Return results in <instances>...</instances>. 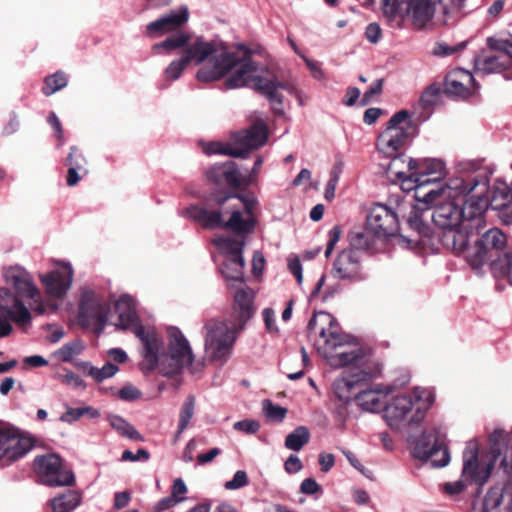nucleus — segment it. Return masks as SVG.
<instances>
[{
    "mask_svg": "<svg viewBox=\"0 0 512 512\" xmlns=\"http://www.w3.org/2000/svg\"><path fill=\"white\" fill-rule=\"evenodd\" d=\"M215 52L216 47L213 42H206L202 38H198L194 43L187 45L182 55L187 58L189 64L195 62L198 65Z\"/></svg>",
    "mask_w": 512,
    "mask_h": 512,
    "instance_id": "f704fd0d",
    "label": "nucleus"
},
{
    "mask_svg": "<svg viewBox=\"0 0 512 512\" xmlns=\"http://www.w3.org/2000/svg\"><path fill=\"white\" fill-rule=\"evenodd\" d=\"M222 234L216 235L211 242L216 249L225 256L221 265V273L228 282V285L244 284V258L243 247L247 238L253 231L254 226H224Z\"/></svg>",
    "mask_w": 512,
    "mask_h": 512,
    "instance_id": "1a4fd4ad",
    "label": "nucleus"
},
{
    "mask_svg": "<svg viewBox=\"0 0 512 512\" xmlns=\"http://www.w3.org/2000/svg\"><path fill=\"white\" fill-rule=\"evenodd\" d=\"M383 15L389 21L403 20L412 12L416 25L423 27L429 22L436 10L432 0H381Z\"/></svg>",
    "mask_w": 512,
    "mask_h": 512,
    "instance_id": "4468645a",
    "label": "nucleus"
},
{
    "mask_svg": "<svg viewBox=\"0 0 512 512\" xmlns=\"http://www.w3.org/2000/svg\"><path fill=\"white\" fill-rule=\"evenodd\" d=\"M191 40V36L188 33L183 31H175L172 35L167 37L164 41L155 43L152 46V52L154 54L160 53L161 50H165L166 52H170L176 49H186L187 45Z\"/></svg>",
    "mask_w": 512,
    "mask_h": 512,
    "instance_id": "4c0bfd02",
    "label": "nucleus"
},
{
    "mask_svg": "<svg viewBox=\"0 0 512 512\" xmlns=\"http://www.w3.org/2000/svg\"><path fill=\"white\" fill-rule=\"evenodd\" d=\"M383 82V79H378L369 87L368 90L365 91L363 97L360 100V106L368 105L374 96L380 95L382 93Z\"/></svg>",
    "mask_w": 512,
    "mask_h": 512,
    "instance_id": "4d7b16f0",
    "label": "nucleus"
},
{
    "mask_svg": "<svg viewBox=\"0 0 512 512\" xmlns=\"http://www.w3.org/2000/svg\"><path fill=\"white\" fill-rule=\"evenodd\" d=\"M410 124L407 110L395 113L387 122L386 129L379 135L377 149L386 156L398 152L408 138L406 127Z\"/></svg>",
    "mask_w": 512,
    "mask_h": 512,
    "instance_id": "dca6fc26",
    "label": "nucleus"
},
{
    "mask_svg": "<svg viewBox=\"0 0 512 512\" xmlns=\"http://www.w3.org/2000/svg\"><path fill=\"white\" fill-rule=\"evenodd\" d=\"M428 217L432 224H459L457 219L458 204L454 201H446L437 204L434 208L427 207L424 209L411 206L407 224H428Z\"/></svg>",
    "mask_w": 512,
    "mask_h": 512,
    "instance_id": "412c9836",
    "label": "nucleus"
},
{
    "mask_svg": "<svg viewBox=\"0 0 512 512\" xmlns=\"http://www.w3.org/2000/svg\"><path fill=\"white\" fill-rule=\"evenodd\" d=\"M320 490V485L313 478H306L302 481L300 491L307 495H313Z\"/></svg>",
    "mask_w": 512,
    "mask_h": 512,
    "instance_id": "774afa93",
    "label": "nucleus"
},
{
    "mask_svg": "<svg viewBox=\"0 0 512 512\" xmlns=\"http://www.w3.org/2000/svg\"><path fill=\"white\" fill-rule=\"evenodd\" d=\"M135 336L140 341V367L144 372L158 370L171 377L194 361L190 343L178 327H167L166 340L153 327L138 328Z\"/></svg>",
    "mask_w": 512,
    "mask_h": 512,
    "instance_id": "7ed1b4c3",
    "label": "nucleus"
},
{
    "mask_svg": "<svg viewBox=\"0 0 512 512\" xmlns=\"http://www.w3.org/2000/svg\"><path fill=\"white\" fill-rule=\"evenodd\" d=\"M242 182H244L245 184L247 181L246 179H243L241 177V174L238 171L236 164L232 161L227 162L224 183L227 184L229 187L239 188L242 185Z\"/></svg>",
    "mask_w": 512,
    "mask_h": 512,
    "instance_id": "09e8293b",
    "label": "nucleus"
},
{
    "mask_svg": "<svg viewBox=\"0 0 512 512\" xmlns=\"http://www.w3.org/2000/svg\"><path fill=\"white\" fill-rule=\"evenodd\" d=\"M109 423L113 429H115L120 435L134 440V441H142L143 437L141 434L128 423L124 418L118 415H110L108 417Z\"/></svg>",
    "mask_w": 512,
    "mask_h": 512,
    "instance_id": "ea45409f",
    "label": "nucleus"
},
{
    "mask_svg": "<svg viewBox=\"0 0 512 512\" xmlns=\"http://www.w3.org/2000/svg\"><path fill=\"white\" fill-rule=\"evenodd\" d=\"M493 172V168L483 166L475 169L473 174L466 177L450 178L445 186L430 189L423 193V202L426 204L433 203L440 196L454 200L461 195H469L478 190L481 194H486L489 191V180Z\"/></svg>",
    "mask_w": 512,
    "mask_h": 512,
    "instance_id": "9d476101",
    "label": "nucleus"
},
{
    "mask_svg": "<svg viewBox=\"0 0 512 512\" xmlns=\"http://www.w3.org/2000/svg\"><path fill=\"white\" fill-rule=\"evenodd\" d=\"M478 88V83L469 71L455 68L446 74L443 92L447 96L465 100L474 95Z\"/></svg>",
    "mask_w": 512,
    "mask_h": 512,
    "instance_id": "a878e982",
    "label": "nucleus"
},
{
    "mask_svg": "<svg viewBox=\"0 0 512 512\" xmlns=\"http://www.w3.org/2000/svg\"><path fill=\"white\" fill-rule=\"evenodd\" d=\"M491 269L497 276L505 277L512 285V253H505L492 261Z\"/></svg>",
    "mask_w": 512,
    "mask_h": 512,
    "instance_id": "a18cd8bd",
    "label": "nucleus"
},
{
    "mask_svg": "<svg viewBox=\"0 0 512 512\" xmlns=\"http://www.w3.org/2000/svg\"><path fill=\"white\" fill-rule=\"evenodd\" d=\"M310 432L305 426H298L286 436L285 447L289 450L299 451L309 442Z\"/></svg>",
    "mask_w": 512,
    "mask_h": 512,
    "instance_id": "a19ab883",
    "label": "nucleus"
},
{
    "mask_svg": "<svg viewBox=\"0 0 512 512\" xmlns=\"http://www.w3.org/2000/svg\"><path fill=\"white\" fill-rule=\"evenodd\" d=\"M488 199L476 191V194L467 199L461 206L458 205V223L462 224L464 221H481V217L488 209Z\"/></svg>",
    "mask_w": 512,
    "mask_h": 512,
    "instance_id": "473e14b6",
    "label": "nucleus"
},
{
    "mask_svg": "<svg viewBox=\"0 0 512 512\" xmlns=\"http://www.w3.org/2000/svg\"><path fill=\"white\" fill-rule=\"evenodd\" d=\"M35 468L41 482L47 486H69L75 482L74 473L63 465L62 458L57 454L36 457Z\"/></svg>",
    "mask_w": 512,
    "mask_h": 512,
    "instance_id": "a211bd4d",
    "label": "nucleus"
},
{
    "mask_svg": "<svg viewBox=\"0 0 512 512\" xmlns=\"http://www.w3.org/2000/svg\"><path fill=\"white\" fill-rule=\"evenodd\" d=\"M284 468L288 474H295L302 470L303 465L297 455L291 454L285 461Z\"/></svg>",
    "mask_w": 512,
    "mask_h": 512,
    "instance_id": "e2e57ef3",
    "label": "nucleus"
},
{
    "mask_svg": "<svg viewBox=\"0 0 512 512\" xmlns=\"http://www.w3.org/2000/svg\"><path fill=\"white\" fill-rule=\"evenodd\" d=\"M408 170H420V172H413L407 182L413 184L408 189H414L416 198L423 201V187L436 182L444 176L445 164L439 159L415 160L409 158Z\"/></svg>",
    "mask_w": 512,
    "mask_h": 512,
    "instance_id": "6ab92c4d",
    "label": "nucleus"
},
{
    "mask_svg": "<svg viewBox=\"0 0 512 512\" xmlns=\"http://www.w3.org/2000/svg\"><path fill=\"white\" fill-rule=\"evenodd\" d=\"M403 208L398 206L396 209H392L389 206L382 203H374L366 214V224H399L400 214Z\"/></svg>",
    "mask_w": 512,
    "mask_h": 512,
    "instance_id": "72a5a7b5",
    "label": "nucleus"
},
{
    "mask_svg": "<svg viewBox=\"0 0 512 512\" xmlns=\"http://www.w3.org/2000/svg\"><path fill=\"white\" fill-rule=\"evenodd\" d=\"M115 311L118 315L117 329H129L136 335L138 328H145L140 323L137 312V302L130 295H122L115 304Z\"/></svg>",
    "mask_w": 512,
    "mask_h": 512,
    "instance_id": "c85d7f7f",
    "label": "nucleus"
},
{
    "mask_svg": "<svg viewBox=\"0 0 512 512\" xmlns=\"http://www.w3.org/2000/svg\"><path fill=\"white\" fill-rule=\"evenodd\" d=\"M414 456L420 460H429L435 468L445 467L450 462V453L443 440L427 432L416 442Z\"/></svg>",
    "mask_w": 512,
    "mask_h": 512,
    "instance_id": "5701e85b",
    "label": "nucleus"
},
{
    "mask_svg": "<svg viewBox=\"0 0 512 512\" xmlns=\"http://www.w3.org/2000/svg\"><path fill=\"white\" fill-rule=\"evenodd\" d=\"M33 448L31 438L0 424V461L8 465L24 457Z\"/></svg>",
    "mask_w": 512,
    "mask_h": 512,
    "instance_id": "4be33fe9",
    "label": "nucleus"
},
{
    "mask_svg": "<svg viewBox=\"0 0 512 512\" xmlns=\"http://www.w3.org/2000/svg\"><path fill=\"white\" fill-rule=\"evenodd\" d=\"M189 19L187 7H181L177 11H170L146 26L145 34L148 37H160L164 34L179 30Z\"/></svg>",
    "mask_w": 512,
    "mask_h": 512,
    "instance_id": "cd10ccee",
    "label": "nucleus"
},
{
    "mask_svg": "<svg viewBox=\"0 0 512 512\" xmlns=\"http://www.w3.org/2000/svg\"><path fill=\"white\" fill-rule=\"evenodd\" d=\"M489 52L475 58V68L486 74L500 73L512 65V36L507 38L488 37Z\"/></svg>",
    "mask_w": 512,
    "mask_h": 512,
    "instance_id": "2eb2a0df",
    "label": "nucleus"
},
{
    "mask_svg": "<svg viewBox=\"0 0 512 512\" xmlns=\"http://www.w3.org/2000/svg\"><path fill=\"white\" fill-rule=\"evenodd\" d=\"M262 406L266 418L270 421L281 422L286 416L287 410L284 407L275 405L268 399L262 402Z\"/></svg>",
    "mask_w": 512,
    "mask_h": 512,
    "instance_id": "8fccbe9b",
    "label": "nucleus"
},
{
    "mask_svg": "<svg viewBox=\"0 0 512 512\" xmlns=\"http://www.w3.org/2000/svg\"><path fill=\"white\" fill-rule=\"evenodd\" d=\"M441 243L459 254L466 251V261L473 270L480 271L507 245V235L497 226H436Z\"/></svg>",
    "mask_w": 512,
    "mask_h": 512,
    "instance_id": "20e7f679",
    "label": "nucleus"
},
{
    "mask_svg": "<svg viewBox=\"0 0 512 512\" xmlns=\"http://www.w3.org/2000/svg\"><path fill=\"white\" fill-rule=\"evenodd\" d=\"M196 398L194 395H188L179 412L178 434H182L189 426L191 419L195 414Z\"/></svg>",
    "mask_w": 512,
    "mask_h": 512,
    "instance_id": "79ce46f5",
    "label": "nucleus"
},
{
    "mask_svg": "<svg viewBox=\"0 0 512 512\" xmlns=\"http://www.w3.org/2000/svg\"><path fill=\"white\" fill-rule=\"evenodd\" d=\"M307 336L318 353L333 368L349 367L348 372L372 370L380 373L381 366L353 337L341 332L337 320L328 312L313 315L307 326Z\"/></svg>",
    "mask_w": 512,
    "mask_h": 512,
    "instance_id": "f257e3e1",
    "label": "nucleus"
},
{
    "mask_svg": "<svg viewBox=\"0 0 512 512\" xmlns=\"http://www.w3.org/2000/svg\"><path fill=\"white\" fill-rule=\"evenodd\" d=\"M105 300L88 286L81 288L78 317L83 326H104L107 322Z\"/></svg>",
    "mask_w": 512,
    "mask_h": 512,
    "instance_id": "aec40b11",
    "label": "nucleus"
},
{
    "mask_svg": "<svg viewBox=\"0 0 512 512\" xmlns=\"http://www.w3.org/2000/svg\"><path fill=\"white\" fill-rule=\"evenodd\" d=\"M230 289H234L233 314L235 324L238 325L239 329H243L255 312L254 300L256 293L245 283L241 285L230 284Z\"/></svg>",
    "mask_w": 512,
    "mask_h": 512,
    "instance_id": "bb28decb",
    "label": "nucleus"
},
{
    "mask_svg": "<svg viewBox=\"0 0 512 512\" xmlns=\"http://www.w3.org/2000/svg\"><path fill=\"white\" fill-rule=\"evenodd\" d=\"M483 508L484 512H512V482H508L503 488L489 489Z\"/></svg>",
    "mask_w": 512,
    "mask_h": 512,
    "instance_id": "2f4dec72",
    "label": "nucleus"
},
{
    "mask_svg": "<svg viewBox=\"0 0 512 512\" xmlns=\"http://www.w3.org/2000/svg\"><path fill=\"white\" fill-rule=\"evenodd\" d=\"M118 396L124 401H135L141 398L142 392L133 385H126L118 391Z\"/></svg>",
    "mask_w": 512,
    "mask_h": 512,
    "instance_id": "bf43d9fd",
    "label": "nucleus"
},
{
    "mask_svg": "<svg viewBox=\"0 0 512 512\" xmlns=\"http://www.w3.org/2000/svg\"><path fill=\"white\" fill-rule=\"evenodd\" d=\"M237 64V55L223 53L215 58L211 65H205L197 72V79L201 82H213L230 73Z\"/></svg>",
    "mask_w": 512,
    "mask_h": 512,
    "instance_id": "c756f323",
    "label": "nucleus"
},
{
    "mask_svg": "<svg viewBox=\"0 0 512 512\" xmlns=\"http://www.w3.org/2000/svg\"><path fill=\"white\" fill-rule=\"evenodd\" d=\"M216 207L191 205L182 210V216L198 224H257L254 211L257 200L239 194L217 197Z\"/></svg>",
    "mask_w": 512,
    "mask_h": 512,
    "instance_id": "423d86ee",
    "label": "nucleus"
},
{
    "mask_svg": "<svg viewBox=\"0 0 512 512\" xmlns=\"http://www.w3.org/2000/svg\"><path fill=\"white\" fill-rule=\"evenodd\" d=\"M391 388L382 384H373L356 394V401L362 410L378 412L383 409V398L391 393Z\"/></svg>",
    "mask_w": 512,
    "mask_h": 512,
    "instance_id": "7c9ffc66",
    "label": "nucleus"
},
{
    "mask_svg": "<svg viewBox=\"0 0 512 512\" xmlns=\"http://www.w3.org/2000/svg\"><path fill=\"white\" fill-rule=\"evenodd\" d=\"M204 348L211 361L224 364L230 358L240 330L237 324L225 320L210 319L204 325Z\"/></svg>",
    "mask_w": 512,
    "mask_h": 512,
    "instance_id": "9b49d317",
    "label": "nucleus"
},
{
    "mask_svg": "<svg viewBox=\"0 0 512 512\" xmlns=\"http://www.w3.org/2000/svg\"><path fill=\"white\" fill-rule=\"evenodd\" d=\"M82 502V496L75 490H69L49 500L53 512H73Z\"/></svg>",
    "mask_w": 512,
    "mask_h": 512,
    "instance_id": "e433bc0d",
    "label": "nucleus"
},
{
    "mask_svg": "<svg viewBox=\"0 0 512 512\" xmlns=\"http://www.w3.org/2000/svg\"><path fill=\"white\" fill-rule=\"evenodd\" d=\"M5 282L11 285L16 293L7 288H0V338L10 335L13 331L11 322H14L23 331L31 326V313L20 299L30 300V308L39 315L48 310L55 311V305H47L42 301L40 290L33 281V277L24 267L12 265L2 271Z\"/></svg>",
    "mask_w": 512,
    "mask_h": 512,
    "instance_id": "f03ea898",
    "label": "nucleus"
},
{
    "mask_svg": "<svg viewBox=\"0 0 512 512\" xmlns=\"http://www.w3.org/2000/svg\"><path fill=\"white\" fill-rule=\"evenodd\" d=\"M268 138L266 125L261 122H255L246 130L237 132L234 140L237 146L224 144L221 142H210L204 147L206 154H222L235 158H246L254 149L263 146Z\"/></svg>",
    "mask_w": 512,
    "mask_h": 512,
    "instance_id": "f8f14e48",
    "label": "nucleus"
},
{
    "mask_svg": "<svg viewBox=\"0 0 512 512\" xmlns=\"http://www.w3.org/2000/svg\"><path fill=\"white\" fill-rule=\"evenodd\" d=\"M466 46V42H461L457 45L451 46L445 42H438L433 48V55L438 57L451 56L458 51H461Z\"/></svg>",
    "mask_w": 512,
    "mask_h": 512,
    "instance_id": "603ef678",
    "label": "nucleus"
},
{
    "mask_svg": "<svg viewBox=\"0 0 512 512\" xmlns=\"http://www.w3.org/2000/svg\"><path fill=\"white\" fill-rule=\"evenodd\" d=\"M186 493L187 486L185 482L181 478L175 479L171 488V495L177 499L178 503H181L186 499L184 496Z\"/></svg>",
    "mask_w": 512,
    "mask_h": 512,
    "instance_id": "052dcab7",
    "label": "nucleus"
},
{
    "mask_svg": "<svg viewBox=\"0 0 512 512\" xmlns=\"http://www.w3.org/2000/svg\"><path fill=\"white\" fill-rule=\"evenodd\" d=\"M396 154H397V152L392 155L394 157L392 158V160L390 161V163L388 165L387 172L390 175H394L397 179L401 180L402 185L405 186V188L407 190H409L408 187L413 186V184H411V182H407L409 177L412 176V173L411 174H408V173L411 172L412 170H408V167L406 168V170L404 169V165L406 163L405 155H403V154L396 155Z\"/></svg>",
    "mask_w": 512,
    "mask_h": 512,
    "instance_id": "58836bf2",
    "label": "nucleus"
},
{
    "mask_svg": "<svg viewBox=\"0 0 512 512\" xmlns=\"http://www.w3.org/2000/svg\"><path fill=\"white\" fill-rule=\"evenodd\" d=\"M189 65L187 58L183 55L180 59L172 61L165 70V75L168 80L178 79L184 69Z\"/></svg>",
    "mask_w": 512,
    "mask_h": 512,
    "instance_id": "3c124183",
    "label": "nucleus"
},
{
    "mask_svg": "<svg viewBox=\"0 0 512 512\" xmlns=\"http://www.w3.org/2000/svg\"><path fill=\"white\" fill-rule=\"evenodd\" d=\"M470 484L469 482L465 481L462 477L455 482H447L444 484V490L450 494V495H456L461 493L466 486Z\"/></svg>",
    "mask_w": 512,
    "mask_h": 512,
    "instance_id": "69168bd1",
    "label": "nucleus"
},
{
    "mask_svg": "<svg viewBox=\"0 0 512 512\" xmlns=\"http://www.w3.org/2000/svg\"><path fill=\"white\" fill-rule=\"evenodd\" d=\"M149 457V452L143 448L139 449L136 454L130 450H124L121 455L122 461H147Z\"/></svg>",
    "mask_w": 512,
    "mask_h": 512,
    "instance_id": "680f3d73",
    "label": "nucleus"
},
{
    "mask_svg": "<svg viewBox=\"0 0 512 512\" xmlns=\"http://www.w3.org/2000/svg\"><path fill=\"white\" fill-rule=\"evenodd\" d=\"M486 454L496 463L500 461V467L505 473L512 476V433L504 429H495L488 437V450Z\"/></svg>",
    "mask_w": 512,
    "mask_h": 512,
    "instance_id": "393cba45",
    "label": "nucleus"
},
{
    "mask_svg": "<svg viewBox=\"0 0 512 512\" xmlns=\"http://www.w3.org/2000/svg\"><path fill=\"white\" fill-rule=\"evenodd\" d=\"M378 374L373 373L369 368L356 372H345L334 380L332 385L333 393L343 403H349L352 399L356 400V394L362 385Z\"/></svg>",
    "mask_w": 512,
    "mask_h": 512,
    "instance_id": "b1692460",
    "label": "nucleus"
},
{
    "mask_svg": "<svg viewBox=\"0 0 512 512\" xmlns=\"http://www.w3.org/2000/svg\"><path fill=\"white\" fill-rule=\"evenodd\" d=\"M67 83L68 79L66 74L63 71H57L56 73L49 75L44 79L42 93L45 96H50L66 87Z\"/></svg>",
    "mask_w": 512,
    "mask_h": 512,
    "instance_id": "c03bdc74",
    "label": "nucleus"
},
{
    "mask_svg": "<svg viewBox=\"0 0 512 512\" xmlns=\"http://www.w3.org/2000/svg\"><path fill=\"white\" fill-rule=\"evenodd\" d=\"M248 484V476L244 470H238L234 474L233 478L225 482L224 487L227 490H237L245 487Z\"/></svg>",
    "mask_w": 512,
    "mask_h": 512,
    "instance_id": "6e6d98bb",
    "label": "nucleus"
},
{
    "mask_svg": "<svg viewBox=\"0 0 512 512\" xmlns=\"http://www.w3.org/2000/svg\"><path fill=\"white\" fill-rule=\"evenodd\" d=\"M234 69V73L226 78L224 82L225 88H240L247 86L251 82V87L269 101L275 115H284V111L281 108L284 101V95L280 90H285L288 93L299 97L296 83L291 78H285L283 76L279 77L275 74L269 76H252V73L257 70V66L250 56H245L243 58H239L237 56V64L232 70Z\"/></svg>",
    "mask_w": 512,
    "mask_h": 512,
    "instance_id": "39448f33",
    "label": "nucleus"
},
{
    "mask_svg": "<svg viewBox=\"0 0 512 512\" xmlns=\"http://www.w3.org/2000/svg\"><path fill=\"white\" fill-rule=\"evenodd\" d=\"M226 163L222 165H215L209 168L206 172L207 179L217 186L224 184Z\"/></svg>",
    "mask_w": 512,
    "mask_h": 512,
    "instance_id": "5fc2aeb1",
    "label": "nucleus"
},
{
    "mask_svg": "<svg viewBox=\"0 0 512 512\" xmlns=\"http://www.w3.org/2000/svg\"><path fill=\"white\" fill-rule=\"evenodd\" d=\"M288 268L290 272L295 276L298 284L302 283L303 274H302V264L298 257H289L288 258Z\"/></svg>",
    "mask_w": 512,
    "mask_h": 512,
    "instance_id": "0e129e2a",
    "label": "nucleus"
},
{
    "mask_svg": "<svg viewBox=\"0 0 512 512\" xmlns=\"http://www.w3.org/2000/svg\"><path fill=\"white\" fill-rule=\"evenodd\" d=\"M52 269L47 273H39V279L46 292L52 298L61 299L71 289L74 279V269L70 262L50 260Z\"/></svg>",
    "mask_w": 512,
    "mask_h": 512,
    "instance_id": "f3484780",
    "label": "nucleus"
},
{
    "mask_svg": "<svg viewBox=\"0 0 512 512\" xmlns=\"http://www.w3.org/2000/svg\"><path fill=\"white\" fill-rule=\"evenodd\" d=\"M441 94V87L439 84H431L428 86L420 97V105L423 109H430L433 107L439 100V96Z\"/></svg>",
    "mask_w": 512,
    "mask_h": 512,
    "instance_id": "de8ad7c7",
    "label": "nucleus"
},
{
    "mask_svg": "<svg viewBox=\"0 0 512 512\" xmlns=\"http://www.w3.org/2000/svg\"><path fill=\"white\" fill-rule=\"evenodd\" d=\"M435 400L431 389L416 387L410 393L393 397L385 406L384 418L393 430L418 425Z\"/></svg>",
    "mask_w": 512,
    "mask_h": 512,
    "instance_id": "6e6552de",
    "label": "nucleus"
},
{
    "mask_svg": "<svg viewBox=\"0 0 512 512\" xmlns=\"http://www.w3.org/2000/svg\"><path fill=\"white\" fill-rule=\"evenodd\" d=\"M87 162L85 155L78 146L74 145L70 147V151L65 159L66 166L78 168L79 172H82L83 175H87L88 170L85 167Z\"/></svg>",
    "mask_w": 512,
    "mask_h": 512,
    "instance_id": "49530a36",
    "label": "nucleus"
},
{
    "mask_svg": "<svg viewBox=\"0 0 512 512\" xmlns=\"http://www.w3.org/2000/svg\"><path fill=\"white\" fill-rule=\"evenodd\" d=\"M334 270L341 279H348L358 272V257L352 251L342 252L334 262Z\"/></svg>",
    "mask_w": 512,
    "mask_h": 512,
    "instance_id": "c9c22d12",
    "label": "nucleus"
},
{
    "mask_svg": "<svg viewBox=\"0 0 512 512\" xmlns=\"http://www.w3.org/2000/svg\"><path fill=\"white\" fill-rule=\"evenodd\" d=\"M409 232L386 233L383 226H354L349 234L354 249L373 250L385 242L404 249L414 250L428 244L426 233L430 226H407Z\"/></svg>",
    "mask_w": 512,
    "mask_h": 512,
    "instance_id": "0eeeda50",
    "label": "nucleus"
},
{
    "mask_svg": "<svg viewBox=\"0 0 512 512\" xmlns=\"http://www.w3.org/2000/svg\"><path fill=\"white\" fill-rule=\"evenodd\" d=\"M83 416L81 407L78 408H67L66 412L60 416V421L65 423H73Z\"/></svg>",
    "mask_w": 512,
    "mask_h": 512,
    "instance_id": "338daca9",
    "label": "nucleus"
},
{
    "mask_svg": "<svg viewBox=\"0 0 512 512\" xmlns=\"http://www.w3.org/2000/svg\"><path fill=\"white\" fill-rule=\"evenodd\" d=\"M461 477L470 484L483 486L489 480L495 462L485 453H480V443L474 438L466 443L462 455Z\"/></svg>",
    "mask_w": 512,
    "mask_h": 512,
    "instance_id": "ddd939ff",
    "label": "nucleus"
},
{
    "mask_svg": "<svg viewBox=\"0 0 512 512\" xmlns=\"http://www.w3.org/2000/svg\"><path fill=\"white\" fill-rule=\"evenodd\" d=\"M233 428L246 434H255L260 429V423L256 420L245 419L235 422Z\"/></svg>",
    "mask_w": 512,
    "mask_h": 512,
    "instance_id": "13d9d810",
    "label": "nucleus"
},
{
    "mask_svg": "<svg viewBox=\"0 0 512 512\" xmlns=\"http://www.w3.org/2000/svg\"><path fill=\"white\" fill-rule=\"evenodd\" d=\"M85 349L84 343L79 340H73L64 344L61 348L54 352V356L62 362H72L73 359L80 355Z\"/></svg>",
    "mask_w": 512,
    "mask_h": 512,
    "instance_id": "37998d69",
    "label": "nucleus"
},
{
    "mask_svg": "<svg viewBox=\"0 0 512 512\" xmlns=\"http://www.w3.org/2000/svg\"><path fill=\"white\" fill-rule=\"evenodd\" d=\"M118 370V366L110 362H107L102 368L95 367V369L93 370L92 378L96 382H102L105 379L113 377L118 372Z\"/></svg>",
    "mask_w": 512,
    "mask_h": 512,
    "instance_id": "864d4df0",
    "label": "nucleus"
}]
</instances>
